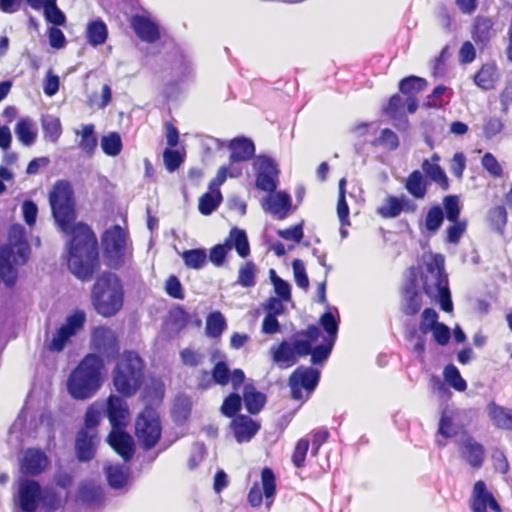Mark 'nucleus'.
Returning a JSON list of instances; mask_svg holds the SVG:
<instances>
[{
    "instance_id": "1",
    "label": "nucleus",
    "mask_w": 512,
    "mask_h": 512,
    "mask_svg": "<svg viewBox=\"0 0 512 512\" xmlns=\"http://www.w3.org/2000/svg\"><path fill=\"white\" fill-rule=\"evenodd\" d=\"M49 205L57 227L70 236L67 243V265L82 281L91 280L100 269L98 240L92 228L76 223L74 190L68 180H57L49 192Z\"/></svg>"
},
{
    "instance_id": "2",
    "label": "nucleus",
    "mask_w": 512,
    "mask_h": 512,
    "mask_svg": "<svg viewBox=\"0 0 512 512\" xmlns=\"http://www.w3.org/2000/svg\"><path fill=\"white\" fill-rule=\"evenodd\" d=\"M105 361L96 354L85 355L67 379V391L75 400L91 398L103 383Z\"/></svg>"
},
{
    "instance_id": "3",
    "label": "nucleus",
    "mask_w": 512,
    "mask_h": 512,
    "mask_svg": "<svg viewBox=\"0 0 512 512\" xmlns=\"http://www.w3.org/2000/svg\"><path fill=\"white\" fill-rule=\"evenodd\" d=\"M146 364L134 350H125L119 356L112 371V385L122 397L131 398L145 381Z\"/></svg>"
},
{
    "instance_id": "4",
    "label": "nucleus",
    "mask_w": 512,
    "mask_h": 512,
    "mask_svg": "<svg viewBox=\"0 0 512 512\" xmlns=\"http://www.w3.org/2000/svg\"><path fill=\"white\" fill-rule=\"evenodd\" d=\"M321 330L318 326L311 324L305 330L293 334L292 343L286 340L272 347V360L281 368H289L296 364L298 357L311 356L313 364V345L319 340Z\"/></svg>"
},
{
    "instance_id": "5",
    "label": "nucleus",
    "mask_w": 512,
    "mask_h": 512,
    "mask_svg": "<svg viewBox=\"0 0 512 512\" xmlns=\"http://www.w3.org/2000/svg\"><path fill=\"white\" fill-rule=\"evenodd\" d=\"M404 281L405 288H449L444 256L434 254L429 263L409 267Z\"/></svg>"
},
{
    "instance_id": "6",
    "label": "nucleus",
    "mask_w": 512,
    "mask_h": 512,
    "mask_svg": "<svg viewBox=\"0 0 512 512\" xmlns=\"http://www.w3.org/2000/svg\"><path fill=\"white\" fill-rule=\"evenodd\" d=\"M101 245L104 264L110 269L119 270L124 266L127 257H132V242L127 231L119 225L104 231Z\"/></svg>"
},
{
    "instance_id": "7",
    "label": "nucleus",
    "mask_w": 512,
    "mask_h": 512,
    "mask_svg": "<svg viewBox=\"0 0 512 512\" xmlns=\"http://www.w3.org/2000/svg\"><path fill=\"white\" fill-rule=\"evenodd\" d=\"M30 255V246L24 237L15 241L10 238L9 243L0 247V285L12 288L17 280V270L14 264H24Z\"/></svg>"
},
{
    "instance_id": "8",
    "label": "nucleus",
    "mask_w": 512,
    "mask_h": 512,
    "mask_svg": "<svg viewBox=\"0 0 512 512\" xmlns=\"http://www.w3.org/2000/svg\"><path fill=\"white\" fill-rule=\"evenodd\" d=\"M194 381L195 390L199 392L208 391L215 385L224 387L229 383H231L234 390H238L245 381V373L240 368L231 371L225 361H218L211 371L207 369L198 371Z\"/></svg>"
},
{
    "instance_id": "9",
    "label": "nucleus",
    "mask_w": 512,
    "mask_h": 512,
    "mask_svg": "<svg viewBox=\"0 0 512 512\" xmlns=\"http://www.w3.org/2000/svg\"><path fill=\"white\" fill-rule=\"evenodd\" d=\"M134 434L140 447L153 449L162 436V423L159 412L150 404H146L138 413L134 422Z\"/></svg>"
},
{
    "instance_id": "10",
    "label": "nucleus",
    "mask_w": 512,
    "mask_h": 512,
    "mask_svg": "<svg viewBox=\"0 0 512 512\" xmlns=\"http://www.w3.org/2000/svg\"><path fill=\"white\" fill-rule=\"evenodd\" d=\"M442 204L446 212V219L449 222L444 231V241L447 244L458 245L467 232L468 220L460 218L461 205L457 195L444 196Z\"/></svg>"
},
{
    "instance_id": "11",
    "label": "nucleus",
    "mask_w": 512,
    "mask_h": 512,
    "mask_svg": "<svg viewBox=\"0 0 512 512\" xmlns=\"http://www.w3.org/2000/svg\"><path fill=\"white\" fill-rule=\"evenodd\" d=\"M321 372L312 367L300 366L288 378L291 398L306 401L319 384Z\"/></svg>"
},
{
    "instance_id": "12",
    "label": "nucleus",
    "mask_w": 512,
    "mask_h": 512,
    "mask_svg": "<svg viewBox=\"0 0 512 512\" xmlns=\"http://www.w3.org/2000/svg\"><path fill=\"white\" fill-rule=\"evenodd\" d=\"M340 320L331 311H325L319 318V324L324 330L322 341L313 345V365L323 364L330 356L337 340Z\"/></svg>"
},
{
    "instance_id": "13",
    "label": "nucleus",
    "mask_w": 512,
    "mask_h": 512,
    "mask_svg": "<svg viewBox=\"0 0 512 512\" xmlns=\"http://www.w3.org/2000/svg\"><path fill=\"white\" fill-rule=\"evenodd\" d=\"M85 313L77 310L72 315L66 318V321L61 325L53 334L50 341L45 342V348L49 352H62L70 340L81 330L85 324Z\"/></svg>"
},
{
    "instance_id": "14",
    "label": "nucleus",
    "mask_w": 512,
    "mask_h": 512,
    "mask_svg": "<svg viewBox=\"0 0 512 512\" xmlns=\"http://www.w3.org/2000/svg\"><path fill=\"white\" fill-rule=\"evenodd\" d=\"M90 348L94 351L93 354L100 356L103 360L115 358L120 351L118 336L109 327H95L91 332Z\"/></svg>"
},
{
    "instance_id": "15",
    "label": "nucleus",
    "mask_w": 512,
    "mask_h": 512,
    "mask_svg": "<svg viewBox=\"0 0 512 512\" xmlns=\"http://www.w3.org/2000/svg\"><path fill=\"white\" fill-rule=\"evenodd\" d=\"M261 486L259 483H254L250 488L247 501L252 507H259L262 504L263 496L266 500V506L269 509L272 505L276 493V477L273 470L269 467H264L261 470Z\"/></svg>"
},
{
    "instance_id": "16",
    "label": "nucleus",
    "mask_w": 512,
    "mask_h": 512,
    "mask_svg": "<svg viewBox=\"0 0 512 512\" xmlns=\"http://www.w3.org/2000/svg\"><path fill=\"white\" fill-rule=\"evenodd\" d=\"M42 489L38 481L32 479H20L16 501L23 512H36L41 502Z\"/></svg>"
},
{
    "instance_id": "17",
    "label": "nucleus",
    "mask_w": 512,
    "mask_h": 512,
    "mask_svg": "<svg viewBox=\"0 0 512 512\" xmlns=\"http://www.w3.org/2000/svg\"><path fill=\"white\" fill-rule=\"evenodd\" d=\"M93 305L104 317L115 315L123 305V290H93Z\"/></svg>"
},
{
    "instance_id": "18",
    "label": "nucleus",
    "mask_w": 512,
    "mask_h": 512,
    "mask_svg": "<svg viewBox=\"0 0 512 512\" xmlns=\"http://www.w3.org/2000/svg\"><path fill=\"white\" fill-rule=\"evenodd\" d=\"M126 397L110 394L106 400V415L112 429H125L130 416Z\"/></svg>"
},
{
    "instance_id": "19",
    "label": "nucleus",
    "mask_w": 512,
    "mask_h": 512,
    "mask_svg": "<svg viewBox=\"0 0 512 512\" xmlns=\"http://www.w3.org/2000/svg\"><path fill=\"white\" fill-rule=\"evenodd\" d=\"M49 464L44 451L39 448H27L20 460V471L24 476H38L42 474Z\"/></svg>"
},
{
    "instance_id": "20",
    "label": "nucleus",
    "mask_w": 512,
    "mask_h": 512,
    "mask_svg": "<svg viewBox=\"0 0 512 512\" xmlns=\"http://www.w3.org/2000/svg\"><path fill=\"white\" fill-rule=\"evenodd\" d=\"M488 507L493 512H502V508L493 494L487 490L485 482L478 480L473 486L470 508L473 512H487Z\"/></svg>"
},
{
    "instance_id": "21",
    "label": "nucleus",
    "mask_w": 512,
    "mask_h": 512,
    "mask_svg": "<svg viewBox=\"0 0 512 512\" xmlns=\"http://www.w3.org/2000/svg\"><path fill=\"white\" fill-rule=\"evenodd\" d=\"M416 210L417 205L406 197L388 196L376 212L383 219H392L398 217L402 212L414 213Z\"/></svg>"
},
{
    "instance_id": "22",
    "label": "nucleus",
    "mask_w": 512,
    "mask_h": 512,
    "mask_svg": "<svg viewBox=\"0 0 512 512\" xmlns=\"http://www.w3.org/2000/svg\"><path fill=\"white\" fill-rule=\"evenodd\" d=\"M98 437L96 431L80 429L75 439V453L80 462L91 461L96 454Z\"/></svg>"
},
{
    "instance_id": "23",
    "label": "nucleus",
    "mask_w": 512,
    "mask_h": 512,
    "mask_svg": "<svg viewBox=\"0 0 512 512\" xmlns=\"http://www.w3.org/2000/svg\"><path fill=\"white\" fill-rule=\"evenodd\" d=\"M263 208L278 220H284L288 217L292 209V200L285 191L269 193L265 197Z\"/></svg>"
},
{
    "instance_id": "24",
    "label": "nucleus",
    "mask_w": 512,
    "mask_h": 512,
    "mask_svg": "<svg viewBox=\"0 0 512 512\" xmlns=\"http://www.w3.org/2000/svg\"><path fill=\"white\" fill-rule=\"evenodd\" d=\"M130 25L141 41L155 43L160 39L159 27L149 17L134 14L130 18Z\"/></svg>"
},
{
    "instance_id": "25",
    "label": "nucleus",
    "mask_w": 512,
    "mask_h": 512,
    "mask_svg": "<svg viewBox=\"0 0 512 512\" xmlns=\"http://www.w3.org/2000/svg\"><path fill=\"white\" fill-rule=\"evenodd\" d=\"M108 443L124 461L133 458L135 453L134 440L124 429H112L108 435Z\"/></svg>"
},
{
    "instance_id": "26",
    "label": "nucleus",
    "mask_w": 512,
    "mask_h": 512,
    "mask_svg": "<svg viewBox=\"0 0 512 512\" xmlns=\"http://www.w3.org/2000/svg\"><path fill=\"white\" fill-rule=\"evenodd\" d=\"M494 21L490 17L478 15L475 17L471 37L475 44L480 48H485L495 36Z\"/></svg>"
},
{
    "instance_id": "27",
    "label": "nucleus",
    "mask_w": 512,
    "mask_h": 512,
    "mask_svg": "<svg viewBox=\"0 0 512 512\" xmlns=\"http://www.w3.org/2000/svg\"><path fill=\"white\" fill-rule=\"evenodd\" d=\"M230 427L237 442L242 443L251 440L260 429V424L249 416L238 415L232 419Z\"/></svg>"
},
{
    "instance_id": "28",
    "label": "nucleus",
    "mask_w": 512,
    "mask_h": 512,
    "mask_svg": "<svg viewBox=\"0 0 512 512\" xmlns=\"http://www.w3.org/2000/svg\"><path fill=\"white\" fill-rule=\"evenodd\" d=\"M231 163L250 160L255 154V145L249 138L238 137L230 141L229 146Z\"/></svg>"
},
{
    "instance_id": "29",
    "label": "nucleus",
    "mask_w": 512,
    "mask_h": 512,
    "mask_svg": "<svg viewBox=\"0 0 512 512\" xmlns=\"http://www.w3.org/2000/svg\"><path fill=\"white\" fill-rule=\"evenodd\" d=\"M463 456L472 468L479 469L485 459L484 446L473 437L468 436L462 441Z\"/></svg>"
},
{
    "instance_id": "30",
    "label": "nucleus",
    "mask_w": 512,
    "mask_h": 512,
    "mask_svg": "<svg viewBox=\"0 0 512 512\" xmlns=\"http://www.w3.org/2000/svg\"><path fill=\"white\" fill-rule=\"evenodd\" d=\"M225 244L228 249L234 248L241 258H246L250 254V244L245 230L238 227H232L229 231Z\"/></svg>"
},
{
    "instance_id": "31",
    "label": "nucleus",
    "mask_w": 512,
    "mask_h": 512,
    "mask_svg": "<svg viewBox=\"0 0 512 512\" xmlns=\"http://www.w3.org/2000/svg\"><path fill=\"white\" fill-rule=\"evenodd\" d=\"M473 81L476 86L484 91L495 88L498 81V71L494 63H486L475 73Z\"/></svg>"
},
{
    "instance_id": "32",
    "label": "nucleus",
    "mask_w": 512,
    "mask_h": 512,
    "mask_svg": "<svg viewBox=\"0 0 512 512\" xmlns=\"http://www.w3.org/2000/svg\"><path fill=\"white\" fill-rule=\"evenodd\" d=\"M488 416L499 429L512 431V410L490 402L487 405Z\"/></svg>"
},
{
    "instance_id": "33",
    "label": "nucleus",
    "mask_w": 512,
    "mask_h": 512,
    "mask_svg": "<svg viewBox=\"0 0 512 512\" xmlns=\"http://www.w3.org/2000/svg\"><path fill=\"white\" fill-rule=\"evenodd\" d=\"M428 183L419 170L412 171L406 178L404 187L415 199H423L427 194Z\"/></svg>"
},
{
    "instance_id": "34",
    "label": "nucleus",
    "mask_w": 512,
    "mask_h": 512,
    "mask_svg": "<svg viewBox=\"0 0 512 512\" xmlns=\"http://www.w3.org/2000/svg\"><path fill=\"white\" fill-rule=\"evenodd\" d=\"M446 218V212L444 207L442 208L440 205H432L426 212L423 226L425 232L430 235H435L438 230L441 228L444 219Z\"/></svg>"
},
{
    "instance_id": "35",
    "label": "nucleus",
    "mask_w": 512,
    "mask_h": 512,
    "mask_svg": "<svg viewBox=\"0 0 512 512\" xmlns=\"http://www.w3.org/2000/svg\"><path fill=\"white\" fill-rule=\"evenodd\" d=\"M243 401L249 414L256 415L264 408L267 397L264 393L257 391L252 385H248L243 393Z\"/></svg>"
},
{
    "instance_id": "36",
    "label": "nucleus",
    "mask_w": 512,
    "mask_h": 512,
    "mask_svg": "<svg viewBox=\"0 0 512 512\" xmlns=\"http://www.w3.org/2000/svg\"><path fill=\"white\" fill-rule=\"evenodd\" d=\"M68 498V492L62 495L53 488H45L41 495V503L46 511L55 512L64 508Z\"/></svg>"
},
{
    "instance_id": "37",
    "label": "nucleus",
    "mask_w": 512,
    "mask_h": 512,
    "mask_svg": "<svg viewBox=\"0 0 512 512\" xmlns=\"http://www.w3.org/2000/svg\"><path fill=\"white\" fill-rule=\"evenodd\" d=\"M14 132L17 139L25 146H31L36 141L37 129L29 118H20L15 125Z\"/></svg>"
},
{
    "instance_id": "38",
    "label": "nucleus",
    "mask_w": 512,
    "mask_h": 512,
    "mask_svg": "<svg viewBox=\"0 0 512 512\" xmlns=\"http://www.w3.org/2000/svg\"><path fill=\"white\" fill-rule=\"evenodd\" d=\"M86 38L89 44L94 47L104 44L108 38L106 24L101 19H96L88 23Z\"/></svg>"
},
{
    "instance_id": "39",
    "label": "nucleus",
    "mask_w": 512,
    "mask_h": 512,
    "mask_svg": "<svg viewBox=\"0 0 512 512\" xmlns=\"http://www.w3.org/2000/svg\"><path fill=\"white\" fill-rule=\"evenodd\" d=\"M421 167H422L424 173L426 174V176L429 177V179L431 181L438 184V186L442 190L446 191L449 189V187H450L449 179H448L445 171L439 164L430 163L429 160L425 159V160H423Z\"/></svg>"
},
{
    "instance_id": "40",
    "label": "nucleus",
    "mask_w": 512,
    "mask_h": 512,
    "mask_svg": "<svg viewBox=\"0 0 512 512\" xmlns=\"http://www.w3.org/2000/svg\"><path fill=\"white\" fill-rule=\"evenodd\" d=\"M98 145V139L95 134L94 124H87L82 127L80 132V140L78 142L79 149L88 157L94 155Z\"/></svg>"
},
{
    "instance_id": "41",
    "label": "nucleus",
    "mask_w": 512,
    "mask_h": 512,
    "mask_svg": "<svg viewBox=\"0 0 512 512\" xmlns=\"http://www.w3.org/2000/svg\"><path fill=\"white\" fill-rule=\"evenodd\" d=\"M223 196L220 190L205 192L200 198L198 203L199 212L202 215L208 216L214 212L222 203Z\"/></svg>"
},
{
    "instance_id": "42",
    "label": "nucleus",
    "mask_w": 512,
    "mask_h": 512,
    "mask_svg": "<svg viewBox=\"0 0 512 512\" xmlns=\"http://www.w3.org/2000/svg\"><path fill=\"white\" fill-rule=\"evenodd\" d=\"M426 87V79L414 75L407 76L399 82V91L407 97L416 96Z\"/></svg>"
},
{
    "instance_id": "43",
    "label": "nucleus",
    "mask_w": 512,
    "mask_h": 512,
    "mask_svg": "<svg viewBox=\"0 0 512 512\" xmlns=\"http://www.w3.org/2000/svg\"><path fill=\"white\" fill-rule=\"evenodd\" d=\"M41 123L44 139L56 144L62 135V125L60 119L55 116H47L42 119Z\"/></svg>"
},
{
    "instance_id": "44",
    "label": "nucleus",
    "mask_w": 512,
    "mask_h": 512,
    "mask_svg": "<svg viewBox=\"0 0 512 512\" xmlns=\"http://www.w3.org/2000/svg\"><path fill=\"white\" fill-rule=\"evenodd\" d=\"M41 9H43L45 19L53 26H64L66 24V15L57 6V0H46Z\"/></svg>"
},
{
    "instance_id": "45",
    "label": "nucleus",
    "mask_w": 512,
    "mask_h": 512,
    "mask_svg": "<svg viewBox=\"0 0 512 512\" xmlns=\"http://www.w3.org/2000/svg\"><path fill=\"white\" fill-rule=\"evenodd\" d=\"M101 148L107 156H118L123 148L122 140L118 132H110L101 138Z\"/></svg>"
},
{
    "instance_id": "46",
    "label": "nucleus",
    "mask_w": 512,
    "mask_h": 512,
    "mask_svg": "<svg viewBox=\"0 0 512 512\" xmlns=\"http://www.w3.org/2000/svg\"><path fill=\"white\" fill-rule=\"evenodd\" d=\"M182 259L188 268L201 269L207 262V253L203 248L190 249L182 253Z\"/></svg>"
},
{
    "instance_id": "47",
    "label": "nucleus",
    "mask_w": 512,
    "mask_h": 512,
    "mask_svg": "<svg viewBox=\"0 0 512 512\" xmlns=\"http://www.w3.org/2000/svg\"><path fill=\"white\" fill-rule=\"evenodd\" d=\"M225 328L226 321L220 312L216 311L208 315L205 327V332L208 337H219Z\"/></svg>"
},
{
    "instance_id": "48",
    "label": "nucleus",
    "mask_w": 512,
    "mask_h": 512,
    "mask_svg": "<svg viewBox=\"0 0 512 512\" xmlns=\"http://www.w3.org/2000/svg\"><path fill=\"white\" fill-rule=\"evenodd\" d=\"M258 269L254 262L246 261L239 267L237 283L243 287H253Z\"/></svg>"
},
{
    "instance_id": "49",
    "label": "nucleus",
    "mask_w": 512,
    "mask_h": 512,
    "mask_svg": "<svg viewBox=\"0 0 512 512\" xmlns=\"http://www.w3.org/2000/svg\"><path fill=\"white\" fill-rule=\"evenodd\" d=\"M490 226L500 234L504 232L507 224V211L503 205L495 206L488 212Z\"/></svg>"
},
{
    "instance_id": "50",
    "label": "nucleus",
    "mask_w": 512,
    "mask_h": 512,
    "mask_svg": "<svg viewBox=\"0 0 512 512\" xmlns=\"http://www.w3.org/2000/svg\"><path fill=\"white\" fill-rule=\"evenodd\" d=\"M242 407V398L238 393H230L222 402L221 413L228 418H235Z\"/></svg>"
},
{
    "instance_id": "51",
    "label": "nucleus",
    "mask_w": 512,
    "mask_h": 512,
    "mask_svg": "<svg viewBox=\"0 0 512 512\" xmlns=\"http://www.w3.org/2000/svg\"><path fill=\"white\" fill-rule=\"evenodd\" d=\"M371 144L374 147L382 146L390 151H394L399 147V138L393 130L384 128L380 132L379 137L374 139Z\"/></svg>"
},
{
    "instance_id": "52",
    "label": "nucleus",
    "mask_w": 512,
    "mask_h": 512,
    "mask_svg": "<svg viewBox=\"0 0 512 512\" xmlns=\"http://www.w3.org/2000/svg\"><path fill=\"white\" fill-rule=\"evenodd\" d=\"M79 499L85 504H97L102 500V490L92 484H84L79 488Z\"/></svg>"
},
{
    "instance_id": "53",
    "label": "nucleus",
    "mask_w": 512,
    "mask_h": 512,
    "mask_svg": "<svg viewBox=\"0 0 512 512\" xmlns=\"http://www.w3.org/2000/svg\"><path fill=\"white\" fill-rule=\"evenodd\" d=\"M445 380L457 391H465L467 388L466 381L462 378L458 368L453 364H448L443 371Z\"/></svg>"
},
{
    "instance_id": "54",
    "label": "nucleus",
    "mask_w": 512,
    "mask_h": 512,
    "mask_svg": "<svg viewBox=\"0 0 512 512\" xmlns=\"http://www.w3.org/2000/svg\"><path fill=\"white\" fill-rule=\"evenodd\" d=\"M309 449V440L306 438H300L294 447L291 461L296 468H303L305 466V460Z\"/></svg>"
},
{
    "instance_id": "55",
    "label": "nucleus",
    "mask_w": 512,
    "mask_h": 512,
    "mask_svg": "<svg viewBox=\"0 0 512 512\" xmlns=\"http://www.w3.org/2000/svg\"><path fill=\"white\" fill-rule=\"evenodd\" d=\"M255 166L257 168V173L260 174H268V175H279V169L277 163L273 158L267 155H259L255 160Z\"/></svg>"
},
{
    "instance_id": "56",
    "label": "nucleus",
    "mask_w": 512,
    "mask_h": 512,
    "mask_svg": "<svg viewBox=\"0 0 512 512\" xmlns=\"http://www.w3.org/2000/svg\"><path fill=\"white\" fill-rule=\"evenodd\" d=\"M311 436V454L312 456H317L320 448L328 441L330 438V432L326 428H317L313 429L310 432Z\"/></svg>"
},
{
    "instance_id": "57",
    "label": "nucleus",
    "mask_w": 512,
    "mask_h": 512,
    "mask_svg": "<svg viewBox=\"0 0 512 512\" xmlns=\"http://www.w3.org/2000/svg\"><path fill=\"white\" fill-rule=\"evenodd\" d=\"M504 128V124L500 117L492 116L484 120L483 123V135L486 139H492L496 135L500 134Z\"/></svg>"
},
{
    "instance_id": "58",
    "label": "nucleus",
    "mask_w": 512,
    "mask_h": 512,
    "mask_svg": "<svg viewBox=\"0 0 512 512\" xmlns=\"http://www.w3.org/2000/svg\"><path fill=\"white\" fill-rule=\"evenodd\" d=\"M107 479L111 487L119 489L126 485L128 474L120 467H109L107 470Z\"/></svg>"
},
{
    "instance_id": "59",
    "label": "nucleus",
    "mask_w": 512,
    "mask_h": 512,
    "mask_svg": "<svg viewBox=\"0 0 512 512\" xmlns=\"http://www.w3.org/2000/svg\"><path fill=\"white\" fill-rule=\"evenodd\" d=\"M408 294L406 296V303L403 308V312L406 315L413 316L416 315L422 306V300L418 293V290H407Z\"/></svg>"
},
{
    "instance_id": "60",
    "label": "nucleus",
    "mask_w": 512,
    "mask_h": 512,
    "mask_svg": "<svg viewBox=\"0 0 512 512\" xmlns=\"http://www.w3.org/2000/svg\"><path fill=\"white\" fill-rule=\"evenodd\" d=\"M93 288H122V285L116 273L104 271L96 279Z\"/></svg>"
},
{
    "instance_id": "61",
    "label": "nucleus",
    "mask_w": 512,
    "mask_h": 512,
    "mask_svg": "<svg viewBox=\"0 0 512 512\" xmlns=\"http://www.w3.org/2000/svg\"><path fill=\"white\" fill-rule=\"evenodd\" d=\"M163 161L168 171H176L184 161V157L179 151L166 148L163 152Z\"/></svg>"
},
{
    "instance_id": "62",
    "label": "nucleus",
    "mask_w": 512,
    "mask_h": 512,
    "mask_svg": "<svg viewBox=\"0 0 512 512\" xmlns=\"http://www.w3.org/2000/svg\"><path fill=\"white\" fill-rule=\"evenodd\" d=\"M168 319L175 329L181 330L187 325L189 314L182 307L177 306L170 310Z\"/></svg>"
},
{
    "instance_id": "63",
    "label": "nucleus",
    "mask_w": 512,
    "mask_h": 512,
    "mask_svg": "<svg viewBox=\"0 0 512 512\" xmlns=\"http://www.w3.org/2000/svg\"><path fill=\"white\" fill-rule=\"evenodd\" d=\"M404 107V102L399 94L392 95L388 103L382 109V113L391 119H396Z\"/></svg>"
},
{
    "instance_id": "64",
    "label": "nucleus",
    "mask_w": 512,
    "mask_h": 512,
    "mask_svg": "<svg viewBox=\"0 0 512 512\" xmlns=\"http://www.w3.org/2000/svg\"><path fill=\"white\" fill-rule=\"evenodd\" d=\"M303 225L304 222L301 221L300 223L289 228L278 230L277 235L284 240H291L299 243L304 237Z\"/></svg>"
}]
</instances>
